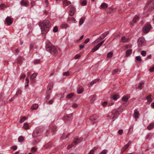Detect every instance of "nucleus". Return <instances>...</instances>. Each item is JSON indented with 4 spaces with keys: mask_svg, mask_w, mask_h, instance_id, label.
Here are the masks:
<instances>
[{
    "mask_svg": "<svg viewBox=\"0 0 154 154\" xmlns=\"http://www.w3.org/2000/svg\"><path fill=\"white\" fill-rule=\"evenodd\" d=\"M61 27L62 29L66 28L69 27V25L66 23H63L61 25Z\"/></svg>",
    "mask_w": 154,
    "mask_h": 154,
    "instance_id": "c756f323",
    "label": "nucleus"
},
{
    "mask_svg": "<svg viewBox=\"0 0 154 154\" xmlns=\"http://www.w3.org/2000/svg\"><path fill=\"white\" fill-rule=\"evenodd\" d=\"M119 115V112L118 110H116L115 112L112 110L111 111V113L107 116V117L111 118V116H112V121H114L115 120V118H117Z\"/></svg>",
    "mask_w": 154,
    "mask_h": 154,
    "instance_id": "39448f33",
    "label": "nucleus"
},
{
    "mask_svg": "<svg viewBox=\"0 0 154 154\" xmlns=\"http://www.w3.org/2000/svg\"><path fill=\"white\" fill-rule=\"evenodd\" d=\"M31 150L32 152H35L36 151L37 149L35 147H32L31 149Z\"/></svg>",
    "mask_w": 154,
    "mask_h": 154,
    "instance_id": "69168bd1",
    "label": "nucleus"
},
{
    "mask_svg": "<svg viewBox=\"0 0 154 154\" xmlns=\"http://www.w3.org/2000/svg\"><path fill=\"white\" fill-rule=\"evenodd\" d=\"M145 10L151 11L154 9V0H149L145 7Z\"/></svg>",
    "mask_w": 154,
    "mask_h": 154,
    "instance_id": "7ed1b4c3",
    "label": "nucleus"
},
{
    "mask_svg": "<svg viewBox=\"0 0 154 154\" xmlns=\"http://www.w3.org/2000/svg\"><path fill=\"white\" fill-rule=\"evenodd\" d=\"M23 128L25 129H28L29 128V125L28 123H24Z\"/></svg>",
    "mask_w": 154,
    "mask_h": 154,
    "instance_id": "c9c22d12",
    "label": "nucleus"
},
{
    "mask_svg": "<svg viewBox=\"0 0 154 154\" xmlns=\"http://www.w3.org/2000/svg\"><path fill=\"white\" fill-rule=\"evenodd\" d=\"M112 52H109V53L107 55V57L108 58H109L111 57L112 55Z\"/></svg>",
    "mask_w": 154,
    "mask_h": 154,
    "instance_id": "09e8293b",
    "label": "nucleus"
},
{
    "mask_svg": "<svg viewBox=\"0 0 154 154\" xmlns=\"http://www.w3.org/2000/svg\"><path fill=\"white\" fill-rule=\"evenodd\" d=\"M121 41L123 42H127L128 41V39L125 36H123L121 38Z\"/></svg>",
    "mask_w": 154,
    "mask_h": 154,
    "instance_id": "72a5a7b5",
    "label": "nucleus"
},
{
    "mask_svg": "<svg viewBox=\"0 0 154 154\" xmlns=\"http://www.w3.org/2000/svg\"><path fill=\"white\" fill-rule=\"evenodd\" d=\"M42 132L43 131L41 128H37L33 131L32 134V136L33 137H36L39 136Z\"/></svg>",
    "mask_w": 154,
    "mask_h": 154,
    "instance_id": "20e7f679",
    "label": "nucleus"
},
{
    "mask_svg": "<svg viewBox=\"0 0 154 154\" xmlns=\"http://www.w3.org/2000/svg\"><path fill=\"white\" fill-rule=\"evenodd\" d=\"M69 75V72L68 71L64 72L63 73V75L64 76H68Z\"/></svg>",
    "mask_w": 154,
    "mask_h": 154,
    "instance_id": "3c124183",
    "label": "nucleus"
},
{
    "mask_svg": "<svg viewBox=\"0 0 154 154\" xmlns=\"http://www.w3.org/2000/svg\"><path fill=\"white\" fill-rule=\"evenodd\" d=\"M149 71L151 72L154 71V66L149 69Z\"/></svg>",
    "mask_w": 154,
    "mask_h": 154,
    "instance_id": "0e129e2a",
    "label": "nucleus"
},
{
    "mask_svg": "<svg viewBox=\"0 0 154 154\" xmlns=\"http://www.w3.org/2000/svg\"><path fill=\"white\" fill-rule=\"evenodd\" d=\"M83 91V88L81 86H79L77 88V92L78 94L82 93Z\"/></svg>",
    "mask_w": 154,
    "mask_h": 154,
    "instance_id": "f8f14e48",
    "label": "nucleus"
},
{
    "mask_svg": "<svg viewBox=\"0 0 154 154\" xmlns=\"http://www.w3.org/2000/svg\"><path fill=\"white\" fill-rule=\"evenodd\" d=\"M63 3L64 4H66L67 5L70 4L71 3L70 1H68L67 0H66V1H65V2Z\"/></svg>",
    "mask_w": 154,
    "mask_h": 154,
    "instance_id": "c03bdc74",
    "label": "nucleus"
},
{
    "mask_svg": "<svg viewBox=\"0 0 154 154\" xmlns=\"http://www.w3.org/2000/svg\"><path fill=\"white\" fill-rule=\"evenodd\" d=\"M5 24H7L8 26L10 25V17L8 16L5 19V20L4 21Z\"/></svg>",
    "mask_w": 154,
    "mask_h": 154,
    "instance_id": "6ab92c4d",
    "label": "nucleus"
},
{
    "mask_svg": "<svg viewBox=\"0 0 154 154\" xmlns=\"http://www.w3.org/2000/svg\"><path fill=\"white\" fill-rule=\"evenodd\" d=\"M151 28L152 27L151 25L149 23H147L143 28V32L144 33H147L149 32Z\"/></svg>",
    "mask_w": 154,
    "mask_h": 154,
    "instance_id": "423d86ee",
    "label": "nucleus"
},
{
    "mask_svg": "<svg viewBox=\"0 0 154 154\" xmlns=\"http://www.w3.org/2000/svg\"><path fill=\"white\" fill-rule=\"evenodd\" d=\"M136 60L140 62L142 60L141 57L139 56L136 57Z\"/></svg>",
    "mask_w": 154,
    "mask_h": 154,
    "instance_id": "79ce46f5",
    "label": "nucleus"
},
{
    "mask_svg": "<svg viewBox=\"0 0 154 154\" xmlns=\"http://www.w3.org/2000/svg\"><path fill=\"white\" fill-rule=\"evenodd\" d=\"M139 17L138 16H136L133 19V21L131 22V25L133 26L134 23H136L137 21L139 20Z\"/></svg>",
    "mask_w": 154,
    "mask_h": 154,
    "instance_id": "ddd939ff",
    "label": "nucleus"
},
{
    "mask_svg": "<svg viewBox=\"0 0 154 154\" xmlns=\"http://www.w3.org/2000/svg\"><path fill=\"white\" fill-rule=\"evenodd\" d=\"M119 70V69H116L114 70L112 72V75H114L115 74L116 72H118Z\"/></svg>",
    "mask_w": 154,
    "mask_h": 154,
    "instance_id": "603ef678",
    "label": "nucleus"
},
{
    "mask_svg": "<svg viewBox=\"0 0 154 154\" xmlns=\"http://www.w3.org/2000/svg\"><path fill=\"white\" fill-rule=\"evenodd\" d=\"M141 54L142 56L144 57L146 55V52L144 51H141Z\"/></svg>",
    "mask_w": 154,
    "mask_h": 154,
    "instance_id": "de8ad7c7",
    "label": "nucleus"
},
{
    "mask_svg": "<svg viewBox=\"0 0 154 154\" xmlns=\"http://www.w3.org/2000/svg\"><path fill=\"white\" fill-rule=\"evenodd\" d=\"M131 143V142L129 141L128 143L125 145L123 147L122 149L124 151H125L128 148L130 144Z\"/></svg>",
    "mask_w": 154,
    "mask_h": 154,
    "instance_id": "f3484780",
    "label": "nucleus"
},
{
    "mask_svg": "<svg viewBox=\"0 0 154 154\" xmlns=\"http://www.w3.org/2000/svg\"><path fill=\"white\" fill-rule=\"evenodd\" d=\"M17 147L16 146H13L11 147V148L13 149L14 150H15L17 149Z\"/></svg>",
    "mask_w": 154,
    "mask_h": 154,
    "instance_id": "774afa93",
    "label": "nucleus"
},
{
    "mask_svg": "<svg viewBox=\"0 0 154 154\" xmlns=\"http://www.w3.org/2000/svg\"><path fill=\"white\" fill-rule=\"evenodd\" d=\"M20 4L21 5L26 7L28 6V3L23 0L21 1Z\"/></svg>",
    "mask_w": 154,
    "mask_h": 154,
    "instance_id": "dca6fc26",
    "label": "nucleus"
},
{
    "mask_svg": "<svg viewBox=\"0 0 154 154\" xmlns=\"http://www.w3.org/2000/svg\"><path fill=\"white\" fill-rule=\"evenodd\" d=\"M85 19L84 17H82L80 19L79 22V25L80 26L82 25Z\"/></svg>",
    "mask_w": 154,
    "mask_h": 154,
    "instance_id": "bb28decb",
    "label": "nucleus"
},
{
    "mask_svg": "<svg viewBox=\"0 0 154 154\" xmlns=\"http://www.w3.org/2000/svg\"><path fill=\"white\" fill-rule=\"evenodd\" d=\"M56 128H57V127L55 126H54L53 127V128H52V133L53 134H54L55 133V132H56Z\"/></svg>",
    "mask_w": 154,
    "mask_h": 154,
    "instance_id": "f704fd0d",
    "label": "nucleus"
},
{
    "mask_svg": "<svg viewBox=\"0 0 154 154\" xmlns=\"http://www.w3.org/2000/svg\"><path fill=\"white\" fill-rule=\"evenodd\" d=\"M123 132V131L122 130L120 129L119 130L118 133L120 135H121L122 134Z\"/></svg>",
    "mask_w": 154,
    "mask_h": 154,
    "instance_id": "6e6d98bb",
    "label": "nucleus"
},
{
    "mask_svg": "<svg viewBox=\"0 0 154 154\" xmlns=\"http://www.w3.org/2000/svg\"><path fill=\"white\" fill-rule=\"evenodd\" d=\"M101 45L98 44L97 45L95 46L92 50V52H94L98 50Z\"/></svg>",
    "mask_w": 154,
    "mask_h": 154,
    "instance_id": "2eb2a0df",
    "label": "nucleus"
},
{
    "mask_svg": "<svg viewBox=\"0 0 154 154\" xmlns=\"http://www.w3.org/2000/svg\"><path fill=\"white\" fill-rule=\"evenodd\" d=\"M151 95L150 94L148 95L146 97V99H147V101L148 102H150L152 101V99L151 98Z\"/></svg>",
    "mask_w": 154,
    "mask_h": 154,
    "instance_id": "473e14b6",
    "label": "nucleus"
},
{
    "mask_svg": "<svg viewBox=\"0 0 154 154\" xmlns=\"http://www.w3.org/2000/svg\"><path fill=\"white\" fill-rule=\"evenodd\" d=\"M100 6L102 8H106L108 7V5L105 3H103L101 4Z\"/></svg>",
    "mask_w": 154,
    "mask_h": 154,
    "instance_id": "7c9ffc66",
    "label": "nucleus"
},
{
    "mask_svg": "<svg viewBox=\"0 0 154 154\" xmlns=\"http://www.w3.org/2000/svg\"><path fill=\"white\" fill-rule=\"evenodd\" d=\"M108 32H106L102 34L98 38L100 40L103 39L105 38L109 34Z\"/></svg>",
    "mask_w": 154,
    "mask_h": 154,
    "instance_id": "6e6552de",
    "label": "nucleus"
},
{
    "mask_svg": "<svg viewBox=\"0 0 154 154\" xmlns=\"http://www.w3.org/2000/svg\"><path fill=\"white\" fill-rule=\"evenodd\" d=\"M144 84V83H140L139 84L138 86V88H139L140 90L142 88V85Z\"/></svg>",
    "mask_w": 154,
    "mask_h": 154,
    "instance_id": "49530a36",
    "label": "nucleus"
},
{
    "mask_svg": "<svg viewBox=\"0 0 154 154\" xmlns=\"http://www.w3.org/2000/svg\"><path fill=\"white\" fill-rule=\"evenodd\" d=\"M83 140V138L80 137L78 139H76L75 140L73 141L72 143L73 144H74V145L80 142Z\"/></svg>",
    "mask_w": 154,
    "mask_h": 154,
    "instance_id": "4468645a",
    "label": "nucleus"
},
{
    "mask_svg": "<svg viewBox=\"0 0 154 154\" xmlns=\"http://www.w3.org/2000/svg\"><path fill=\"white\" fill-rule=\"evenodd\" d=\"M72 116V114H69L66 115V118L68 117L69 119Z\"/></svg>",
    "mask_w": 154,
    "mask_h": 154,
    "instance_id": "e2e57ef3",
    "label": "nucleus"
},
{
    "mask_svg": "<svg viewBox=\"0 0 154 154\" xmlns=\"http://www.w3.org/2000/svg\"><path fill=\"white\" fill-rule=\"evenodd\" d=\"M26 117H23L22 118L20 121V123H22L24 122L25 120H26Z\"/></svg>",
    "mask_w": 154,
    "mask_h": 154,
    "instance_id": "a19ab883",
    "label": "nucleus"
},
{
    "mask_svg": "<svg viewBox=\"0 0 154 154\" xmlns=\"http://www.w3.org/2000/svg\"><path fill=\"white\" fill-rule=\"evenodd\" d=\"M45 48L47 51H49L51 54H55L57 52L55 47L52 45L49 42H47L46 43Z\"/></svg>",
    "mask_w": 154,
    "mask_h": 154,
    "instance_id": "f03ea898",
    "label": "nucleus"
},
{
    "mask_svg": "<svg viewBox=\"0 0 154 154\" xmlns=\"http://www.w3.org/2000/svg\"><path fill=\"white\" fill-rule=\"evenodd\" d=\"M80 57V55H79L78 54H77L76 55H75L74 57V58L75 59H77L79 58Z\"/></svg>",
    "mask_w": 154,
    "mask_h": 154,
    "instance_id": "bf43d9fd",
    "label": "nucleus"
},
{
    "mask_svg": "<svg viewBox=\"0 0 154 154\" xmlns=\"http://www.w3.org/2000/svg\"><path fill=\"white\" fill-rule=\"evenodd\" d=\"M96 96V95H94L90 97V100L91 103H93L95 100V97Z\"/></svg>",
    "mask_w": 154,
    "mask_h": 154,
    "instance_id": "a211bd4d",
    "label": "nucleus"
},
{
    "mask_svg": "<svg viewBox=\"0 0 154 154\" xmlns=\"http://www.w3.org/2000/svg\"><path fill=\"white\" fill-rule=\"evenodd\" d=\"M87 2L86 0H83L81 3V4L82 6L85 5L87 4Z\"/></svg>",
    "mask_w": 154,
    "mask_h": 154,
    "instance_id": "37998d69",
    "label": "nucleus"
},
{
    "mask_svg": "<svg viewBox=\"0 0 154 154\" xmlns=\"http://www.w3.org/2000/svg\"><path fill=\"white\" fill-rule=\"evenodd\" d=\"M24 58L21 56H19L17 58V61L18 63L21 64Z\"/></svg>",
    "mask_w": 154,
    "mask_h": 154,
    "instance_id": "9d476101",
    "label": "nucleus"
},
{
    "mask_svg": "<svg viewBox=\"0 0 154 154\" xmlns=\"http://www.w3.org/2000/svg\"><path fill=\"white\" fill-rule=\"evenodd\" d=\"M38 106L37 104H34L31 107V109L32 110H35L38 108Z\"/></svg>",
    "mask_w": 154,
    "mask_h": 154,
    "instance_id": "cd10ccee",
    "label": "nucleus"
},
{
    "mask_svg": "<svg viewBox=\"0 0 154 154\" xmlns=\"http://www.w3.org/2000/svg\"><path fill=\"white\" fill-rule=\"evenodd\" d=\"M97 118V115H93L90 117V120L91 121L95 120Z\"/></svg>",
    "mask_w": 154,
    "mask_h": 154,
    "instance_id": "4be33fe9",
    "label": "nucleus"
},
{
    "mask_svg": "<svg viewBox=\"0 0 154 154\" xmlns=\"http://www.w3.org/2000/svg\"><path fill=\"white\" fill-rule=\"evenodd\" d=\"M52 143L51 142H50L46 145H45L44 146V147L46 148H48L52 146Z\"/></svg>",
    "mask_w": 154,
    "mask_h": 154,
    "instance_id": "393cba45",
    "label": "nucleus"
},
{
    "mask_svg": "<svg viewBox=\"0 0 154 154\" xmlns=\"http://www.w3.org/2000/svg\"><path fill=\"white\" fill-rule=\"evenodd\" d=\"M76 21L74 17H68L67 20V22L70 23V21L74 22Z\"/></svg>",
    "mask_w": 154,
    "mask_h": 154,
    "instance_id": "aec40b11",
    "label": "nucleus"
},
{
    "mask_svg": "<svg viewBox=\"0 0 154 154\" xmlns=\"http://www.w3.org/2000/svg\"><path fill=\"white\" fill-rule=\"evenodd\" d=\"M128 100V98L126 96H125L123 97L122 98V100L123 101H126Z\"/></svg>",
    "mask_w": 154,
    "mask_h": 154,
    "instance_id": "58836bf2",
    "label": "nucleus"
},
{
    "mask_svg": "<svg viewBox=\"0 0 154 154\" xmlns=\"http://www.w3.org/2000/svg\"><path fill=\"white\" fill-rule=\"evenodd\" d=\"M25 77V74H23L21 75L20 77L21 79H24Z\"/></svg>",
    "mask_w": 154,
    "mask_h": 154,
    "instance_id": "338daca9",
    "label": "nucleus"
},
{
    "mask_svg": "<svg viewBox=\"0 0 154 154\" xmlns=\"http://www.w3.org/2000/svg\"><path fill=\"white\" fill-rule=\"evenodd\" d=\"M107 152V150H103L102 152L100 153V154H106Z\"/></svg>",
    "mask_w": 154,
    "mask_h": 154,
    "instance_id": "13d9d810",
    "label": "nucleus"
},
{
    "mask_svg": "<svg viewBox=\"0 0 154 154\" xmlns=\"http://www.w3.org/2000/svg\"><path fill=\"white\" fill-rule=\"evenodd\" d=\"M40 61V60L39 59H36L34 61V63L35 64H37L39 63Z\"/></svg>",
    "mask_w": 154,
    "mask_h": 154,
    "instance_id": "a18cd8bd",
    "label": "nucleus"
},
{
    "mask_svg": "<svg viewBox=\"0 0 154 154\" xmlns=\"http://www.w3.org/2000/svg\"><path fill=\"white\" fill-rule=\"evenodd\" d=\"M138 45L139 47H141L144 45L145 39L143 37L139 38L137 41Z\"/></svg>",
    "mask_w": 154,
    "mask_h": 154,
    "instance_id": "0eeeda50",
    "label": "nucleus"
},
{
    "mask_svg": "<svg viewBox=\"0 0 154 154\" xmlns=\"http://www.w3.org/2000/svg\"><path fill=\"white\" fill-rule=\"evenodd\" d=\"M50 25V23L48 20H45L40 24V26L42 35H45L48 31Z\"/></svg>",
    "mask_w": 154,
    "mask_h": 154,
    "instance_id": "f257e3e1",
    "label": "nucleus"
},
{
    "mask_svg": "<svg viewBox=\"0 0 154 154\" xmlns=\"http://www.w3.org/2000/svg\"><path fill=\"white\" fill-rule=\"evenodd\" d=\"M99 80H100V79H94L93 80V81L91 82L90 85H88V87H90L91 86L93 85L94 83L96 82H97V81H99Z\"/></svg>",
    "mask_w": 154,
    "mask_h": 154,
    "instance_id": "a878e982",
    "label": "nucleus"
},
{
    "mask_svg": "<svg viewBox=\"0 0 154 154\" xmlns=\"http://www.w3.org/2000/svg\"><path fill=\"white\" fill-rule=\"evenodd\" d=\"M51 88H50V87H48V86L47 90V92H48V93H50V91H51Z\"/></svg>",
    "mask_w": 154,
    "mask_h": 154,
    "instance_id": "052dcab7",
    "label": "nucleus"
},
{
    "mask_svg": "<svg viewBox=\"0 0 154 154\" xmlns=\"http://www.w3.org/2000/svg\"><path fill=\"white\" fill-rule=\"evenodd\" d=\"M75 11V8L74 7H71L69 11V15L71 16H73L74 14Z\"/></svg>",
    "mask_w": 154,
    "mask_h": 154,
    "instance_id": "9b49d317",
    "label": "nucleus"
},
{
    "mask_svg": "<svg viewBox=\"0 0 154 154\" xmlns=\"http://www.w3.org/2000/svg\"><path fill=\"white\" fill-rule=\"evenodd\" d=\"M40 141V140L39 139L35 140H34L32 142V144L33 145H35Z\"/></svg>",
    "mask_w": 154,
    "mask_h": 154,
    "instance_id": "4c0bfd02",
    "label": "nucleus"
},
{
    "mask_svg": "<svg viewBox=\"0 0 154 154\" xmlns=\"http://www.w3.org/2000/svg\"><path fill=\"white\" fill-rule=\"evenodd\" d=\"M74 146V144H73L72 143V144L71 145H69L67 147V149H69L70 148H72Z\"/></svg>",
    "mask_w": 154,
    "mask_h": 154,
    "instance_id": "4d7b16f0",
    "label": "nucleus"
},
{
    "mask_svg": "<svg viewBox=\"0 0 154 154\" xmlns=\"http://www.w3.org/2000/svg\"><path fill=\"white\" fill-rule=\"evenodd\" d=\"M53 32H57L58 31V28L57 26H55L53 30Z\"/></svg>",
    "mask_w": 154,
    "mask_h": 154,
    "instance_id": "5fc2aeb1",
    "label": "nucleus"
},
{
    "mask_svg": "<svg viewBox=\"0 0 154 154\" xmlns=\"http://www.w3.org/2000/svg\"><path fill=\"white\" fill-rule=\"evenodd\" d=\"M74 95V93H71L67 95L66 96V97L67 98H71Z\"/></svg>",
    "mask_w": 154,
    "mask_h": 154,
    "instance_id": "e433bc0d",
    "label": "nucleus"
},
{
    "mask_svg": "<svg viewBox=\"0 0 154 154\" xmlns=\"http://www.w3.org/2000/svg\"><path fill=\"white\" fill-rule=\"evenodd\" d=\"M46 99L47 100L49 99V97L50 96V93H48V92H46Z\"/></svg>",
    "mask_w": 154,
    "mask_h": 154,
    "instance_id": "8fccbe9b",
    "label": "nucleus"
},
{
    "mask_svg": "<svg viewBox=\"0 0 154 154\" xmlns=\"http://www.w3.org/2000/svg\"><path fill=\"white\" fill-rule=\"evenodd\" d=\"M5 5L3 4H2L0 5V8H1V9L2 10H3V7H5Z\"/></svg>",
    "mask_w": 154,
    "mask_h": 154,
    "instance_id": "680f3d73",
    "label": "nucleus"
},
{
    "mask_svg": "<svg viewBox=\"0 0 154 154\" xmlns=\"http://www.w3.org/2000/svg\"><path fill=\"white\" fill-rule=\"evenodd\" d=\"M132 52V50L131 49L128 50L126 52V57H128L131 54Z\"/></svg>",
    "mask_w": 154,
    "mask_h": 154,
    "instance_id": "b1692460",
    "label": "nucleus"
},
{
    "mask_svg": "<svg viewBox=\"0 0 154 154\" xmlns=\"http://www.w3.org/2000/svg\"><path fill=\"white\" fill-rule=\"evenodd\" d=\"M139 113L135 109L134 111V117L135 118L136 120L137 118L138 117V115Z\"/></svg>",
    "mask_w": 154,
    "mask_h": 154,
    "instance_id": "5701e85b",
    "label": "nucleus"
},
{
    "mask_svg": "<svg viewBox=\"0 0 154 154\" xmlns=\"http://www.w3.org/2000/svg\"><path fill=\"white\" fill-rule=\"evenodd\" d=\"M119 97V95L118 94L112 95L111 96V98H112L114 100H117Z\"/></svg>",
    "mask_w": 154,
    "mask_h": 154,
    "instance_id": "412c9836",
    "label": "nucleus"
},
{
    "mask_svg": "<svg viewBox=\"0 0 154 154\" xmlns=\"http://www.w3.org/2000/svg\"><path fill=\"white\" fill-rule=\"evenodd\" d=\"M114 10V9L111 8H109L107 9L106 10V12L107 13H112Z\"/></svg>",
    "mask_w": 154,
    "mask_h": 154,
    "instance_id": "2f4dec72",
    "label": "nucleus"
},
{
    "mask_svg": "<svg viewBox=\"0 0 154 154\" xmlns=\"http://www.w3.org/2000/svg\"><path fill=\"white\" fill-rule=\"evenodd\" d=\"M37 73H35L31 75L30 78V79L31 81H32V82H34L35 79L34 78L36 77V76L37 75Z\"/></svg>",
    "mask_w": 154,
    "mask_h": 154,
    "instance_id": "1a4fd4ad",
    "label": "nucleus"
},
{
    "mask_svg": "<svg viewBox=\"0 0 154 154\" xmlns=\"http://www.w3.org/2000/svg\"><path fill=\"white\" fill-rule=\"evenodd\" d=\"M18 140L19 142H22L24 140V138L22 136H20L19 137Z\"/></svg>",
    "mask_w": 154,
    "mask_h": 154,
    "instance_id": "ea45409f",
    "label": "nucleus"
},
{
    "mask_svg": "<svg viewBox=\"0 0 154 154\" xmlns=\"http://www.w3.org/2000/svg\"><path fill=\"white\" fill-rule=\"evenodd\" d=\"M66 116H64L63 118V119L64 121L66 122H67L69 120V118L68 117H67L66 118Z\"/></svg>",
    "mask_w": 154,
    "mask_h": 154,
    "instance_id": "864d4df0",
    "label": "nucleus"
},
{
    "mask_svg": "<svg viewBox=\"0 0 154 154\" xmlns=\"http://www.w3.org/2000/svg\"><path fill=\"white\" fill-rule=\"evenodd\" d=\"M154 127V124L153 123L150 124L147 127V128L148 130H150L152 129Z\"/></svg>",
    "mask_w": 154,
    "mask_h": 154,
    "instance_id": "c85d7f7f",
    "label": "nucleus"
}]
</instances>
